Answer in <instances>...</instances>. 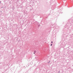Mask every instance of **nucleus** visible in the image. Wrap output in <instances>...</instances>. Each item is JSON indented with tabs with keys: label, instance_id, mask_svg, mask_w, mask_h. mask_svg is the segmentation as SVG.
I'll use <instances>...</instances> for the list:
<instances>
[{
	"label": "nucleus",
	"instance_id": "obj_1",
	"mask_svg": "<svg viewBox=\"0 0 73 73\" xmlns=\"http://www.w3.org/2000/svg\"><path fill=\"white\" fill-rule=\"evenodd\" d=\"M52 44H51V46H52Z\"/></svg>",
	"mask_w": 73,
	"mask_h": 73
},
{
	"label": "nucleus",
	"instance_id": "obj_2",
	"mask_svg": "<svg viewBox=\"0 0 73 73\" xmlns=\"http://www.w3.org/2000/svg\"><path fill=\"white\" fill-rule=\"evenodd\" d=\"M51 43H53V42H52Z\"/></svg>",
	"mask_w": 73,
	"mask_h": 73
}]
</instances>
